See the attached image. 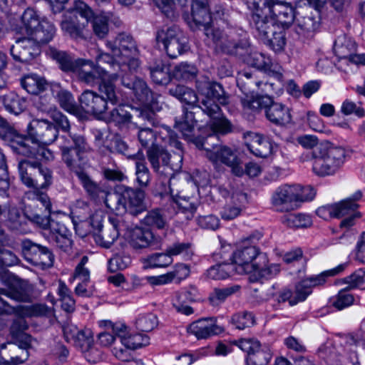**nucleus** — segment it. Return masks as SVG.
<instances>
[{"label": "nucleus", "instance_id": "obj_1", "mask_svg": "<svg viewBox=\"0 0 365 365\" xmlns=\"http://www.w3.org/2000/svg\"><path fill=\"white\" fill-rule=\"evenodd\" d=\"M88 148L85 137L81 135H66L59 142L62 160L75 173L90 197L95 200H103L106 207L117 215L128 212L135 216L143 212L145 205L143 191L120 185L113 192H107L84 171V154Z\"/></svg>", "mask_w": 365, "mask_h": 365}, {"label": "nucleus", "instance_id": "obj_2", "mask_svg": "<svg viewBox=\"0 0 365 365\" xmlns=\"http://www.w3.org/2000/svg\"><path fill=\"white\" fill-rule=\"evenodd\" d=\"M58 129L50 121L45 119H34L27 125L26 142L31 140L30 146L37 148V153L35 157L27 158L19 161L18 168L21 181L29 188H32L25 193V198L31 200L33 206L38 205L40 202L44 207V211L48 215L51 212V203L49 197L44 191L53 183V171L48 167L42 165L36 160L38 155V143L49 145L58 137ZM31 207L32 205H29Z\"/></svg>", "mask_w": 365, "mask_h": 365}, {"label": "nucleus", "instance_id": "obj_3", "mask_svg": "<svg viewBox=\"0 0 365 365\" xmlns=\"http://www.w3.org/2000/svg\"><path fill=\"white\" fill-rule=\"evenodd\" d=\"M296 14L285 1L269 0L263 9L250 17V24L259 38L276 52L284 49L287 39L285 30L294 22Z\"/></svg>", "mask_w": 365, "mask_h": 365}, {"label": "nucleus", "instance_id": "obj_4", "mask_svg": "<svg viewBox=\"0 0 365 365\" xmlns=\"http://www.w3.org/2000/svg\"><path fill=\"white\" fill-rule=\"evenodd\" d=\"M196 88L203 98L201 102V111L211 120L212 130L215 133L225 135L232 131L231 122L225 118L217 103L221 105L229 103L230 96L226 93L221 84L202 77L196 81Z\"/></svg>", "mask_w": 365, "mask_h": 365}, {"label": "nucleus", "instance_id": "obj_5", "mask_svg": "<svg viewBox=\"0 0 365 365\" xmlns=\"http://www.w3.org/2000/svg\"><path fill=\"white\" fill-rule=\"evenodd\" d=\"M298 143L307 149H312V170L318 176L334 175L344 164L345 150L334 146L328 141L319 143L314 135H304L298 138Z\"/></svg>", "mask_w": 365, "mask_h": 365}, {"label": "nucleus", "instance_id": "obj_6", "mask_svg": "<svg viewBox=\"0 0 365 365\" xmlns=\"http://www.w3.org/2000/svg\"><path fill=\"white\" fill-rule=\"evenodd\" d=\"M32 287L26 282H19L9 285L7 288H0V316L16 314L20 317L44 316L50 313V309L44 304L19 305L14 307L6 302L4 297L19 302L31 300Z\"/></svg>", "mask_w": 365, "mask_h": 365}, {"label": "nucleus", "instance_id": "obj_7", "mask_svg": "<svg viewBox=\"0 0 365 365\" xmlns=\"http://www.w3.org/2000/svg\"><path fill=\"white\" fill-rule=\"evenodd\" d=\"M169 93L189 106L182 109V113L180 115L175 117V128L185 138L190 140L197 123L195 114L197 111L201 110L200 106L203 96L200 94L202 98L199 99L192 89L183 85H175L170 88Z\"/></svg>", "mask_w": 365, "mask_h": 365}, {"label": "nucleus", "instance_id": "obj_8", "mask_svg": "<svg viewBox=\"0 0 365 365\" xmlns=\"http://www.w3.org/2000/svg\"><path fill=\"white\" fill-rule=\"evenodd\" d=\"M106 47L115 57L119 58L123 66L130 72H136L140 62L139 51L133 38L128 34L120 33L113 40L106 41Z\"/></svg>", "mask_w": 365, "mask_h": 365}, {"label": "nucleus", "instance_id": "obj_9", "mask_svg": "<svg viewBox=\"0 0 365 365\" xmlns=\"http://www.w3.org/2000/svg\"><path fill=\"white\" fill-rule=\"evenodd\" d=\"M261 237L262 235L259 232L251 235L233 252L232 262L233 264L237 265L236 272L251 274L255 270L256 264L259 262V256L265 255L255 245Z\"/></svg>", "mask_w": 365, "mask_h": 365}, {"label": "nucleus", "instance_id": "obj_10", "mask_svg": "<svg viewBox=\"0 0 365 365\" xmlns=\"http://www.w3.org/2000/svg\"><path fill=\"white\" fill-rule=\"evenodd\" d=\"M215 138H216L215 134L210 135L202 142H196V145L198 148L207 150V156L214 165L224 164L231 168L233 174L242 176L244 174V168L236 153L230 148L226 145H216L212 150H210L207 146L209 145V141Z\"/></svg>", "mask_w": 365, "mask_h": 365}, {"label": "nucleus", "instance_id": "obj_11", "mask_svg": "<svg viewBox=\"0 0 365 365\" xmlns=\"http://www.w3.org/2000/svg\"><path fill=\"white\" fill-rule=\"evenodd\" d=\"M156 41L163 44L168 56L171 58H177L188 49L187 38L176 26L158 30Z\"/></svg>", "mask_w": 365, "mask_h": 365}, {"label": "nucleus", "instance_id": "obj_12", "mask_svg": "<svg viewBox=\"0 0 365 365\" xmlns=\"http://www.w3.org/2000/svg\"><path fill=\"white\" fill-rule=\"evenodd\" d=\"M78 63L73 73L79 82L87 86H94L106 76H109L112 80L119 78V73L106 70L103 66H96L91 60L82 58Z\"/></svg>", "mask_w": 365, "mask_h": 365}, {"label": "nucleus", "instance_id": "obj_13", "mask_svg": "<svg viewBox=\"0 0 365 365\" xmlns=\"http://www.w3.org/2000/svg\"><path fill=\"white\" fill-rule=\"evenodd\" d=\"M21 248L24 259L29 264L42 269L53 266L54 255L48 247L25 239L21 242Z\"/></svg>", "mask_w": 365, "mask_h": 365}, {"label": "nucleus", "instance_id": "obj_14", "mask_svg": "<svg viewBox=\"0 0 365 365\" xmlns=\"http://www.w3.org/2000/svg\"><path fill=\"white\" fill-rule=\"evenodd\" d=\"M0 138L10 144L12 149L19 155L26 158L35 157L37 148L30 146L26 138L19 134L9 123L0 117Z\"/></svg>", "mask_w": 365, "mask_h": 365}, {"label": "nucleus", "instance_id": "obj_15", "mask_svg": "<svg viewBox=\"0 0 365 365\" xmlns=\"http://www.w3.org/2000/svg\"><path fill=\"white\" fill-rule=\"evenodd\" d=\"M205 36L213 41L217 48L227 54L243 55L240 50H247L249 46L246 41L237 42L232 35L217 28L206 29Z\"/></svg>", "mask_w": 365, "mask_h": 365}, {"label": "nucleus", "instance_id": "obj_16", "mask_svg": "<svg viewBox=\"0 0 365 365\" xmlns=\"http://www.w3.org/2000/svg\"><path fill=\"white\" fill-rule=\"evenodd\" d=\"M123 86L132 90L136 100L147 106L154 108L158 103V96L148 86L145 81L132 75L121 76Z\"/></svg>", "mask_w": 365, "mask_h": 365}, {"label": "nucleus", "instance_id": "obj_17", "mask_svg": "<svg viewBox=\"0 0 365 365\" xmlns=\"http://www.w3.org/2000/svg\"><path fill=\"white\" fill-rule=\"evenodd\" d=\"M237 345L247 354L248 365H266L271 359V353L267 347L262 348L259 341L253 339H242Z\"/></svg>", "mask_w": 365, "mask_h": 365}, {"label": "nucleus", "instance_id": "obj_18", "mask_svg": "<svg viewBox=\"0 0 365 365\" xmlns=\"http://www.w3.org/2000/svg\"><path fill=\"white\" fill-rule=\"evenodd\" d=\"M147 158L150 162L152 168L156 173L160 172V166H163L165 169H170L174 171L181 167L182 155L181 153L177 155L178 164H174L170 161V154L160 145L151 146L147 150Z\"/></svg>", "mask_w": 365, "mask_h": 365}, {"label": "nucleus", "instance_id": "obj_19", "mask_svg": "<svg viewBox=\"0 0 365 365\" xmlns=\"http://www.w3.org/2000/svg\"><path fill=\"white\" fill-rule=\"evenodd\" d=\"M81 108L87 114L101 118L108 110L106 101L98 92L84 91L79 97Z\"/></svg>", "mask_w": 365, "mask_h": 365}, {"label": "nucleus", "instance_id": "obj_20", "mask_svg": "<svg viewBox=\"0 0 365 365\" xmlns=\"http://www.w3.org/2000/svg\"><path fill=\"white\" fill-rule=\"evenodd\" d=\"M74 10L77 14L84 18L88 22L92 20L94 34L100 38H104L108 33V18L104 15L94 16L92 9L83 1H75Z\"/></svg>", "mask_w": 365, "mask_h": 365}, {"label": "nucleus", "instance_id": "obj_21", "mask_svg": "<svg viewBox=\"0 0 365 365\" xmlns=\"http://www.w3.org/2000/svg\"><path fill=\"white\" fill-rule=\"evenodd\" d=\"M297 187L284 185L274 192L272 201L277 211L289 212L297 207Z\"/></svg>", "mask_w": 365, "mask_h": 365}, {"label": "nucleus", "instance_id": "obj_22", "mask_svg": "<svg viewBox=\"0 0 365 365\" xmlns=\"http://www.w3.org/2000/svg\"><path fill=\"white\" fill-rule=\"evenodd\" d=\"M41 52L40 46L30 37L19 38L10 48V53L16 61L29 63Z\"/></svg>", "mask_w": 365, "mask_h": 365}, {"label": "nucleus", "instance_id": "obj_23", "mask_svg": "<svg viewBox=\"0 0 365 365\" xmlns=\"http://www.w3.org/2000/svg\"><path fill=\"white\" fill-rule=\"evenodd\" d=\"M295 21L297 32L299 34L309 36L319 29L320 14L318 11H313L310 8H306L297 12Z\"/></svg>", "mask_w": 365, "mask_h": 365}, {"label": "nucleus", "instance_id": "obj_24", "mask_svg": "<svg viewBox=\"0 0 365 365\" xmlns=\"http://www.w3.org/2000/svg\"><path fill=\"white\" fill-rule=\"evenodd\" d=\"M187 331L197 339H205L222 333L223 329L217 324L215 318L210 317L200 319L191 323L187 327Z\"/></svg>", "mask_w": 365, "mask_h": 365}, {"label": "nucleus", "instance_id": "obj_25", "mask_svg": "<svg viewBox=\"0 0 365 365\" xmlns=\"http://www.w3.org/2000/svg\"><path fill=\"white\" fill-rule=\"evenodd\" d=\"M32 338L29 335L22 336L18 344L9 343V351L11 354L9 359L2 357V364L4 365H19L24 363L29 357V349L31 347Z\"/></svg>", "mask_w": 365, "mask_h": 365}, {"label": "nucleus", "instance_id": "obj_26", "mask_svg": "<svg viewBox=\"0 0 365 365\" xmlns=\"http://www.w3.org/2000/svg\"><path fill=\"white\" fill-rule=\"evenodd\" d=\"M121 225L120 217H110L108 223L100 229L99 234L95 237L96 243L106 248L110 247L118 239Z\"/></svg>", "mask_w": 365, "mask_h": 365}, {"label": "nucleus", "instance_id": "obj_27", "mask_svg": "<svg viewBox=\"0 0 365 365\" xmlns=\"http://www.w3.org/2000/svg\"><path fill=\"white\" fill-rule=\"evenodd\" d=\"M192 20L196 27H202L206 35V29L212 28L210 25L212 16L208 7V0H192Z\"/></svg>", "mask_w": 365, "mask_h": 365}, {"label": "nucleus", "instance_id": "obj_28", "mask_svg": "<svg viewBox=\"0 0 365 365\" xmlns=\"http://www.w3.org/2000/svg\"><path fill=\"white\" fill-rule=\"evenodd\" d=\"M246 145L249 150L257 157L266 158L272 152V145L268 139L258 133H248Z\"/></svg>", "mask_w": 365, "mask_h": 365}, {"label": "nucleus", "instance_id": "obj_29", "mask_svg": "<svg viewBox=\"0 0 365 365\" xmlns=\"http://www.w3.org/2000/svg\"><path fill=\"white\" fill-rule=\"evenodd\" d=\"M247 201V194L237 192L232 195L231 201L227 203L221 210V217L225 220H232L238 217L243 209L244 203Z\"/></svg>", "mask_w": 365, "mask_h": 365}, {"label": "nucleus", "instance_id": "obj_30", "mask_svg": "<svg viewBox=\"0 0 365 365\" xmlns=\"http://www.w3.org/2000/svg\"><path fill=\"white\" fill-rule=\"evenodd\" d=\"M47 54L58 63L59 68L63 71L66 73H73L82 59H74L67 52L58 50L54 47H49L47 50Z\"/></svg>", "mask_w": 365, "mask_h": 365}, {"label": "nucleus", "instance_id": "obj_31", "mask_svg": "<svg viewBox=\"0 0 365 365\" xmlns=\"http://www.w3.org/2000/svg\"><path fill=\"white\" fill-rule=\"evenodd\" d=\"M130 108L132 107L127 105L118 106L108 113L106 118L107 120L119 128H127L133 122Z\"/></svg>", "mask_w": 365, "mask_h": 365}, {"label": "nucleus", "instance_id": "obj_32", "mask_svg": "<svg viewBox=\"0 0 365 365\" xmlns=\"http://www.w3.org/2000/svg\"><path fill=\"white\" fill-rule=\"evenodd\" d=\"M265 115L268 120L277 125H284L292 120L289 109L279 103L269 106L265 110Z\"/></svg>", "mask_w": 365, "mask_h": 365}, {"label": "nucleus", "instance_id": "obj_33", "mask_svg": "<svg viewBox=\"0 0 365 365\" xmlns=\"http://www.w3.org/2000/svg\"><path fill=\"white\" fill-rule=\"evenodd\" d=\"M56 34L54 25L46 19H41V23L29 36L38 45L47 43L53 39Z\"/></svg>", "mask_w": 365, "mask_h": 365}, {"label": "nucleus", "instance_id": "obj_34", "mask_svg": "<svg viewBox=\"0 0 365 365\" xmlns=\"http://www.w3.org/2000/svg\"><path fill=\"white\" fill-rule=\"evenodd\" d=\"M152 81L156 84H168L170 79V65L162 60H156L149 67Z\"/></svg>", "mask_w": 365, "mask_h": 365}, {"label": "nucleus", "instance_id": "obj_35", "mask_svg": "<svg viewBox=\"0 0 365 365\" xmlns=\"http://www.w3.org/2000/svg\"><path fill=\"white\" fill-rule=\"evenodd\" d=\"M256 267L253 270V275L257 279H269L275 277L280 272L279 264L268 263L267 255H262L259 257V262L256 264Z\"/></svg>", "mask_w": 365, "mask_h": 365}, {"label": "nucleus", "instance_id": "obj_36", "mask_svg": "<svg viewBox=\"0 0 365 365\" xmlns=\"http://www.w3.org/2000/svg\"><path fill=\"white\" fill-rule=\"evenodd\" d=\"M116 80H112L109 76L101 79L98 83V93L106 101L113 105L118 104L120 101V96L115 85L113 83Z\"/></svg>", "mask_w": 365, "mask_h": 365}, {"label": "nucleus", "instance_id": "obj_37", "mask_svg": "<svg viewBox=\"0 0 365 365\" xmlns=\"http://www.w3.org/2000/svg\"><path fill=\"white\" fill-rule=\"evenodd\" d=\"M361 197V192L357 191L351 197L335 203L336 217L339 218L346 215H351L354 213H359L356 212L359 205L356 201L360 200Z\"/></svg>", "mask_w": 365, "mask_h": 365}, {"label": "nucleus", "instance_id": "obj_38", "mask_svg": "<svg viewBox=\"0 0 365 365\" xmlns=\"http://www.w3.org/2000/svg\"><path fill=\"white\" fill-rule=\"evenodd\" d=\"M153 235L148 230L135 227L130 235V244L134 249L145 248L153 244Z\"/></svg>", "mask_w": 365, "mask_h": 365}, {"label": "nucleus", "instance_id": "obj_39", "mask_svg": "<svg viewBox=\"0 0 365 365\" xmlns=\"http://www.w3.org/2000/svg\"><path fill=\"white\" fill-rule=\"evenodd\" d=\"M334 51L339 58L347 59L356 51V43L351 38L345 36H339L335 40Z\"/></svg>", "mask_w": 365, "mask_h": 365}, {"label": "nucleus", "instance_id": "obj_40", "mask_svg": "<svg viewBox=\"0 0 365 365\" xmlns=\"http://www.w3.org/2000/svg\"><path fill=\"white\" fill-rule=\"evenodd\" d=\"M145 106L143 108H130L132 111V123L137 127L140 128L145 125L147 123L153 125L155 120V113Z\"/></svg>", "mask_w": 365, "mask_h": 365}, {"label": "nucleus", "instance_id": "obj_41", "mask_svg": "<svg viewBox=\"0 0 365 365\" xmlns=\"http://www.w3.org/2000/svg\"><path fill=\"white\" fill-rule=\"evenodd\" d=\"M170 197L172 198L171 204L173 207V209L175 210L176 208H178L186 215L185 217L187 220L192 219L197 209L195 203L192 201H190V197L186 198L178 195L174 197L173 195L172 189H170Z\"/></svg>", "mask_w": 365, "mask_h": 365}, {"label": "nucleus", "instance_id": "obj_42", "mask_svg": "<svg viewBox=\"0 0 365 365\" xmlns=\"http://www.w3.org/2000/svg\"><path fill=\"white\" fill-rule=\"evenodd\" d=\"M22 87L29 93L37 95L47 86L46 80L36 75H29L21 81Z\"/></svg>", "mask_w": 365, "mask_h": 365}, {"label": "nucleus", "instance_id": "obj_43", "mask_svg": "<svg viewBox=\"0 0 365 365\" xmlns=\"http://www.w3.org/2000/svg\"><path fill=\"white\" fill-rule=\"evenodd\" d=\"M114 56L108 53L101 52L96 56V66H102L103 64H106L108 68H105L106 70L111 71L120 74L119 78H121V76H123V73L128 69L126 67L123 66L122 61L119 60L117 62L113 58Z\"/></svg>", "mask_w": 365, "mask_h": 365}, {"label": "nucleus", "instance_id": "obj_44", "mask_svg": "<svg viewBox=\"0 0 365 365\" xmlns=\"http://www.w3.org/2000/svg\"><path fill=\"white\" fill-rule=\"evenodd\" d=\"M282 222L289 227L303 228L312 225L311 217L302 213H287L282 217Z\"/></svg>", "mask_w": 365, "mask_h": 365}, {"label": "nucleus", "instance_id": "obj_45", "mask_svg": "<svg viewBox=\"0 0 365 365\" xmlns=\"http://www.w3.org/2000/svg\"><path fill=\"white\" fill-rule=\"evenodd\" d=\"M346 267V264H341L335 268L324 271L318 275L309 277L304 279L312 289V288L314 287L324 284L329 277H334L341 273L344 272Z\"/></svg>", "mask_w": 365, "mask_h": 365}, {"label": "nucleus", "instance_id": "obj_46", "mask_svg": "<svg viewBox=\"0 0 365 365\" xmlns=\"http://www.w3.org/2000/svg\"><path fill=\"white\" fill-rule=\"evenodd\" d=\"M135 160V175L136 181L139 185L146 187L150 180V173L146 165L143 153Z\"/></svg>", "mask_w": 365, "mask_h": 365}, {"label": "nucleus", "instance_id": "obj_47", "mask_svg": "<svg viewBox=\"0 0 365 365\" xmlns=\"http://www.w3.org/2000/svg\"><path fill=\"white\" fill-rule=\"evenodd\" d=\"M236 272V267L233 264L223 263L211 267L207 271V277L210 279H224Z\"/></svg>", "mask_w": 365, "mask_h": 365}, {"label": "nucleus", "instance_id": "obj_48", "mask_svg": "<svg viewBox=\"0 0 365 365\" xmlns=\"http://www.w3.org/2000/svg\"><path fill=\"white\" fill-rule=\"evenodd\" d=\"M6 109L10 113L18 115L26 108V101L24 98L11 93L7 95L4 100Z\"/></svg>", "mask_w": 365, "mask_h": 365}, {"label": "nucleus", "instance_id": "obj_49", "mask_svg": "<svg viewBox=\"0 0 365 365\" xmlns=\"http://www.w3.org/2000/svg\"><path fill=\"white\" fill-rule=\"evenodd\" d=\"M143 222L149 227L163 229L167 225V218L163 210L154 209L147 213Z\"/></svg>", "mask_w": 365, "mask_h": 365}, {"label": "nucleus", "instance_id": "obj_50", "mask_svg": "<svg viewBox=\"0 0 365 365\" xmlns=\"http://www.w3.org/2000/svg\"><path fill=\"white\" fill-rule=\"evenodd\" d=\"M240 287L234 285L225 288H216L210 293L209 301L212 306H218L225 301V299L239 291Z\"/></svg>", "mask_w": 365, "mask_h": 365}, {"label": "nucleus", "instance_id": "obj_51", "mask_svg": "<svg viewBox=\"0 0 365 365\" xmlns=\"http://www.w3.org/2000/svg\"><path fill=\"white\" fill-rule=\"evenodd\" d=\"M275 103L273 100L267 95L265 96H257L256 97H250L242 99V104L244 108L250 110H257L260 108H264L265 110Z\"/></svg>", "mask_w": 365, "mask_h": 365}, {"label": "nucleus", "instance_id": "obj_52", "mask_svg": "<svg viewBox=\"0 0 365 365\" xmlns=\"http://www.w3.org/2000/svg\"><path fill=\"white\" fill-rule=\"evenodd\" d=\"M62 31L76 40L84 38L83 25L78 24L74 19H65L61 22Z\"/></svg>", "mask_w": 365, "mask_h": 365}, {"label": "nucleus", "instance_id": "obj_53", "mask_svg": "<svg viewBox=\"0 0 365 365\" xmlns=\"http://www.w3.org/2000/svg\"><path fill=\"white\" fill-rule=\"evenodd\" d=\"M197 73V69L193 64L182 62L175 67L173 76L178 80L187 81L195 78Z\"/></svg>", "mask_w": 365, "mask_h": 365}, {"label": "nucleus", "instance_id": "obj_54", "mask_svg": "<svg viewBox=\"0 0 365 365\" xmlns=\"http://www.w3.org/2000/svg\"><path fill=\"white\" fill-rule=\"evenodd\" d=\"M173 258L165 253H155L144 259L145 268L165 267L171 264Z\"/></svg>", "mask_w": 365, "mask_h": 365}, {"label": "nucleus", "instance_id": "obj_55", "mask_svg": "<svg viewBox=\"0 0 365 365\" xmlns=\"http://www.w3.org/2000/svg\"><path fill=\"white\" fill-rule=\"evenodd\" d=\"M21 21L26 34L29 36L35 28L39 25L41 19L35 10L28 8L21 16Z\"/></svg>", "mask_w": 365, "mask_h": 365}, {"label": "nucleus", "instance_id": "obj_56", "mask_svg": "<svg viewBox=\"0 0 365 365\" xmlns=\"http://www.w3.org/2000/svg\"><path fill=\"white\" fill-rule=\"evenodd\" d=\"M122 336V344L128 349H136L149 344V338L146 335L135 334Z\"/></svg>", "mask_w": 365, "mask_h": 365}, {"label": "nucleus", "instance_id": "obj_57", "mask_svg": "<svg viewBox=\"0 0 365 365\" xmlns=\"http://www.w3.org/2000/svg\"><path fill=\"white\" fill-rule=\"evenodd\" d=\"M158 324L157 317L152 313L140 314L135 322L137 329L146 332L152 331Z\"/></svg>", "mask_w": 365, "mask_h": 365}, {"label": "nucleus", "instance_id": "obj_58", "mask_svg": "<svg viewBox=\"0 0 365 365\" xmlns=\"http://www.w3.org/2000/svg\"><path fill=\"white\" fill-rule=\"evenodd\" d=\"M109 148L111 152L125 155L129 159L138 158L142 153L138 151L136 154H130L128 144L120 136H114L111 139Z\"/></svg>", "mask_w": 365, "mask_h": 365}, {"label": "nucleus", "instance_id": "obj_59", "mask_svg": "<svg viewBox=\"0 0 365 365\" xmlns=\"http://www.w3.org/2000/svg\"><path fill=\"white\" fill-rule=\"evenodd\" d=\"M57 101L60 106L69 113H76L77 106L73 95L66 90H60L56 94Z\"/></svg>", "mask_w": 365, "mask_h": 365}, {"label": "nucleus", "instance_id": "obj_60", "mask_svg": "<svg viewBox=\"0 0 365 365\" xmlns=\"http://www.w3.org/2000/svg\"><path fill=\"white\" fill-rule=\"evenodd\" d=\"M245 61L251 66L260 70L267 69L270 64L269 58L258 51H253L249 53Z\"/></svg>", "mask_w": 365, "mask_h": 365}, {"label": "nucleus", "instance_id": "obj_61", "mask_svg": "<svg viewBox=\"0 0 365 365\" xmlns=\"http://www.w3.org/2000/svg\"><path fill=\"white\" fill-rule=\"evenodd\" d=\"M93 338L91 329L79 330L75 339L73 341L74 346L81 349V351L88 350L93 345Z\"/></svg>", "mask_w": 365, "mask_h": 365}, {"label": "nucleus", "instance_id": "obj_62", "mask_svg": "<svg viewBox=\"0 0 365 365\" xmlns=\"http://www.w3.org/2000/svg\"><path fill=\"white\" fill-rule=\"evenodd\" d=\"M10 187L7 166L5 156L0 150V195L8 196V190Z\"/></svg>", "mask_w": 365, "mask_h": 365}, {"label": "nucleus", "instance_id": "obj_63", "mask_svg": "<svg viewBox=\"0 0 365 365\" xmlns=\"http://www.w3.org/2000/svg\"><path fill=\"white\" fill-rule=\"evenodd\" d=\"M255 322L252 313L242 312L234 314L232 317V323L238 329H244L246 327L252 326Z\"/></svg>", "mask_w": 365, "mask_h": 365}, {"label": "nucleus", "instance_id": "obj_64", "mask_svg": "<svg viewBox=\"0 0 365 365\" xmlns=\"http://www.w3.org/2000/svg\"><path fill=\"white\" fill-rule=\"evenodd\" d=\"M349 289H344L339 292L332 302V305L337 309L341 310L351 306L354 301V296L347 292Z\"/></svg>", "mask_w": 365, "mask_h": 365}]
</instances>
